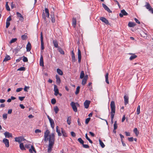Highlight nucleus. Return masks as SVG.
Listing matches in <instances>:
<instances>
[{
    "instance_id": "f257e3e1",
    "label": "nucleus",
    "mask_w": 153,
    "mask_h": 153,
    "mask_svg": "<svg viewBox=\"0 0 153 153\" xmlns=\"http://www.w3.org/2000/svg\"><path fill=\"white\" fill-rule=\"evenodd\" d=\"M50 132L48 131V134ZM55 140V135L54 133H52L51 134H48V153L51 152L53 146L54 144Z\"/></svg>"
},
{
    "instance_id": "f03ea898",
    "label": "nucleus",
    "mask_w": 153,
    "mask_h": 153,
    "mask_svg": "<svg viewBox=\"0 0 153 153\" xmlns=\"http://www.w3.org/2000/svg\"><path fill=\"white\" fill-rule=\"evenodd\" d=\"M110 106L111 108V111L110 112L111 120H113L114 116L115 113V102L114 101H112L111 102Z\"/></svg>"
},
{
    "instance_id": "7ed1b4c3",
    "label": "nucleus",
    "mask_w": 153,
    "mask_h": 153,
    "mask_svg": "<svg viewBox=\"0 0 153 153\" xmlns=\"http://www.w3.org/2000/svg\"><path fill=\"white\" fill-rule=\"evenodd\" d=\"M48 141V129H47L45 133L44 139L42 141V143L45 145V148L48 147L47 143Z\"/></svg>"
},
{
    "instance_id": "20e7f679",
    "label": "nucleus",
    "mask_w": 153,
    "mask_h": 153,
    "mask_svg": "<svg viewBox=\"0 0 153 153\" xmlns=\"http://www.w3.org/2000/svg\"><path fill=\"white\" fill-rule=\"evenodd\" d=\"M42 19L44 22L46 23H47V21L46 18V17H48V9L47 8H45V13L44 12V11L42 13Z\"/></svg>"
},
{
    "instance_id": "39448f33",
    "label": "nucleus",
    "mask_w": 153,
    "mask_h": 153,
    "mask_svg": "<svg viewBox=\"0 0 153 153\" xmlns=\"http://www.w3.org/2000/svg\"><path fill=\"white\" fill-rule=\"evenodd\" d=\"M41 53H43L44 49V43L43 41V37L42 33H41Z\"/></svg>"
},
{
    "instance_id": "423d86ee",
    "label": "nucleus",
    "mask_w": 153,
    "mask_h": 153,
    "mask_svg": "<svg viewBox=\"0 0 153 153\" xmlns=\"http://www.w3.org/2000/svg\"><path fill=\"white\" fill-rule=\"evenodd\" d=\"M146 8L149 11H150L152 13H153V8L151 6L150 4L147 2H146V5L145 6Z\"/></svg>"
},
{
    "instance_id": "0eeeda50",
    "label": "nucleus",
    "mask_w": 153,
    "mask_h": 153,
    "mask_svg": "<svg viewBox=\"0 0 153 153\" xmlns=\"http://www.w3.org/2000/svg\"><path fill=\"white\" fill-rule=\"evenodd\" d=\"M15 140L16 142H18L19 143H20L21 142L24 141L25 140L22 137H16L15 138Z\"/></svg>"
},
{
    "instance_id": "6e6552de",
    "label": "nucleus",
    "mask_w": 153,
    "mask_h": 153,
    "mask_svg": "<svg viewBox=\"0 0 153 153\" xmlns=\"http://www.w3.org/2000/svg\"><path fill=\"white\" fill-rule=\"evenodd\" d=\"M72 109L74 112H76L77 111V109L76 103L73 102H71L70 104Z\"/></svg>"
},
{
    "instance_id": "1a4fd4ad",
    "label": "nucleus",
    "mask_w": 153,
    "mask_h": 153,
    "mask_svg": "<svg viewBox=\"0 0 153 153\" xmlns=\"http://www.w3.org/2000/svg\"><path fill=\"white\" fill-rule=\"evenodd\" d=\"M121 13L119 14V16L121 17H122L123 15L127 16L128 15V13L124 9L121 10Z\"/></svg>"
},
{
    "instance_id": "9d476101",
    "label": "nucleus",
    "mask_w": 153,
    "mask_h": 153,
    "mask_svg": "<svg viewBox=\"0 0 153 153\" xmlns=\"http://www.w3.org/2000/svg\"><path fill=\"white\" fill-rule=\"evenodd\" d=\"M3 142L5 144V146L6 147H9V141L6 138H4L3 140Z\"/></svg>"
},
{
    "instance_id": "9b49d317",
    "label": "nucleus",
    "mask_w": 153,
    "mask_h": 153,
    "mask_svg": "<svg viewBox=\"0 0 153 153\" xmlns=\"http://www.w3.org/2000/svg\"><path fill=\"white\" fill-rule=\"evenodd\" d=\"M90 103V101L86 100L84 103L85 108H88L89 106Z\"/></svg>"
},
{
    "instance_id": "f8f14e48",
    "label": "nucleus",
    "mask_w": 153,
    "mask_h": 153,
    "mask_svg": "<svg viewBox=\"0 0 153 153\" xmlns=\"http://www.w3.org/2000/svg\"><path fill=\"white\" fill-rule=\"evenodd\" d=\"M48 120L51 124V126L52 128H54V123L53 120L48 116Z\"/></svg>"
},
{
    "instance_id": "ddd939ff",
    "label": "nucleus",
    "mask_w": 153,
    "mask_h": 153,
    "mask_svg": "<svg viewBox=\"0 0 153 153\" xmlns=\"http://www.w3.org/2000/svg\"><path fill=\"white\" fill-rule=\"evenodd\" d=\"M39 65L41 66H42L43 67H43L45 68V67H44L43 57V56L42 55H41Z\"/></svg>"
},
{
    "instance_id": "4468645a",
    "label": "nucleus",
    "mask_w": 153,
    "mask_h": 153,
    "mask_svg": "<svg viewBox=\"0 0 153 153\" xmlns=\"http://www.w3.org/2000/svg\"><path fill=\"white\" fill-rule=\"evenodd\" d=\"M100 19L106 24L108 25L109 24L108 20L105 17H101L100 18Z\"/></svg>"
},
{
    "instance_id": "2eb2a0df",
    "label": "nucleus",
    "mask_w": 153,
    "mask_h": 153,
    "mask_svg": "<svg viewBox=\"0 0 153 153\" xmlns=\"http://www.w3.org/2000/svg\"><path fill=\"white\" fill-rule=\"evenodd\" d=\"M54 94L57 96L59 94V90L57 86L56 85H54Z\"/></svg>"
},
{
    "instance_id": "dca6fc26",
    "label": "nucleus",
    "mask_w": 153,
    "mask_h": 153,
    "mask_svg": "<svg viewBox=\"0 0 153 153\" xmlns=\"http://www.w3.org/2000/svg\"><path fill=\"white\" fill-rule=\"evenodd\" d=\"M45 67L42 68V71L43 72V73L44 74V75H43V77L45 79H47L48 74L47 72L46 71V70H45Z\"/></svg>"
},
{
    "instance_id": "f3484780",
    "label": "nucleus",
    "mask_w": 153,
    "mask_h": 153,
    "mask_svg": "<svg viewBox=\"0 0 153 153\" xmlns=\"http://www.w3.org/2000/svg\"><path fill=\"white\" fill-rule=\"evenodd\" d=\"M71 56L72 61L73 62H75L76 61V59L75 58V55L73 51H72L71 52Z\"/></svg>"
},
{
    "instance_id": "a211bd4d",
    "label": "nucleus",
    "mask_w": 153,
    "mask_h": 153,
    "mask_svg": "<svg viewBox=\"0 0 153 153\" xmlns=\"http://www.w3.org/2000/svg\"><path fill=\"white\" fill-rule=\"evenodd\" d=\"M26 48L27 49V52H29L31 50V46L30 42H28L26 46Z\"/></svg>"
},
{
    "instance_id": "6ab92c4d",
    "label": "nucleus",
    "mask_w": 153,
    "mask_h": 153,
    "mask_svg": "<svg viewBox=\"0 0 153 153\" xmlns=\"http://www.w3.org/2000/svg\"><path fill=\"white\" fill-rule=\"evenodd\" d=\"M4 135H5V137L7 138L12 137V134L7 131H6L4 133Z\"/></svg>"
},
{
    "instance_id": "aec40b11",
    "label": "nucleus",
    "mask_w": 153,
    "mask_h": 153,
    "mask_svg": "<svg viewBox=\"0 0 153 153\" xmlns=\"http://www.w3.org/2000/svg\"><path fill=\"white\" fill-rule=\"evenodd\" d=\"M16 15L17 17L19 18V20L22 21L24 20V18L22 15L19 12H17L16 13Z\"/></svg>"
},
{
    "instance_id": "412c9836",
    "label": "nucleus",
    "mask_w": 153,
    "mask_h": 153,
    "mask_svg": "<svg viewBox=\"0 0 153 153\" xmlns=\"http://www.w3.org/2000/svg\"><path fill=\"white\" fill-rule=\"evenodd\" d=\"M102 6L104 9L109 13H112V11L110 10L108 7L104 4H102Z\"/></svg>"
},
{
    "instance_id": "4be33fe9",
    "label": "nucleus",
    "mask_w": 153,
    "mask_h": 153,
    "mask_svg": "<svg viewBox=\"0 0 153 153\" xmlns=\"http://www.w3.org/2000/svg\"><path fill=\"white\" fill-rule=\"evenodd\" d=\"M124 103L125 105H126L128 103L129 97L128 96L125 95L124 97Z\"/></svg>"
},
{
    "instance_id": "5701e85b",
    "label": "nucleus",
    "mask_w": 153,
    "mask_h": 153,
    "mask_svg": "<svg viewBox=\"0 0 153 153\" xmlns=\"http://www.w3.org/2000/svg\"><path fill=\"white\" fill-rule=\"evenodd\" d=\"M51 19V21L52 23H54L55 22V19L54 13L53 12H51V14L50 15Z\"/></svg>"
},
{
    "instance_id": "b1692460",
    "label": "nucleus",
    "mask_w": 153,
    "mask_h": 153,
    "mask_svg": "<svg viewBox=\"0 0 153 153\" xmlns=\"http://www.w3.org/2000/svg\"><path fill=\"white\" fill-rule=\"evenodd\" d=\"M29 152L30 153H33V152H34V153H36V151L33 146H31V148H30L29 149Z\"/></svg>"
},
{
    "instance_id": "393cba45",
    "label": "nucleus",
    "mask_w": 153,
    "mask_h": 153,
    "mask_svg": "<svg viewBox=\"0 0 153 153\" xmlns=\"http://www.w3.org/2000/svg\"><path fill=\"white\" fill-rule=\"evenodd\" d=\"M76 24V19L73 17L72 20V25L74 27H75Z\"/></svg>"
},
{
    "instance_id": "a878e982",
    "label": "nucleus",
    "mask_w": 153,
    "mask_h": 153,
    "mask_svg": "<svg viewBox=\"0 0 153 153\" xmlns=\"http://www.w3.org/2000/svg\"><path fill=\"white\" fill-rule=\"evenodd\" d=\"M56 82L57 84H59L60 83L61 80L59 76L56 75Z\"/></svg>"
},
{
    "instance_id": "bb28decb",
    "label": "nucleus",
    "mask_w": 153,
    "mask_h": 153,
    "mask_svg": "<svg viewBox=\"0 0 153 153\" xmlns=\"http://www.w3.org/2000/svg\"><path fill=\"white\" fill-rule=\"evenodd\" d=\"M22 48V47H17L15 49H14L13 50V52L15 53V54H17L18 52Z\"/></svg>"
},
{
    "instance_id": "cd10ccee",
    "label": "nucleus",
    "mask_w": 153,
    "mask_h": 153,
    "mask_svg": "<svg viewBox=\"0 0 153 153\" xmlns=\"http://www.w3.org/2000/svg\"><path fill=\"white\" fill-rule=\"evenodd\" d=\"M136 25V24L132 22H129L128 24V26L129 27H133L135 26Z\"/></svg>"
},
{
    "instance_id": "c85d7f7f",
    "label": "nucleus",
    "mask_w": 153,
    "mask_h": 153,
    "mask_svg": "<svg viewBox=\"0 0 153 153\" xmlns=\"http://www.w3.org/2000/svg\"><path fill=\"white\" fill-rule=\"evenodd\" d=\"M20 149L22 150H25V147H24L23 143H21L19 145Z\"/></svg>"
},
{
    "instance_id": "c756f323",
    "label": "nucleus",
    "mask_w": 153,
    "mask_h": 153,
    "mask_svg": "<svg viewBox=\"0 0 153 153\" xmlns=\"http://www.w3.org/2000/svg\"><path fill=\"white\" fill-rule=\"evenodd\" d=\"M11 59V58L9 55H6L3 60V62H6Z\"/></svg>"
},
{
    "instance_id": "7c9ffc66",
    "label": "nucleus",
    "mask_w": 153,
    "mask_h": 153,
    "mask_svg": "<svg viewBox=\"0 0 153 153\" xmlns=\"http://www.w3.org/2000/svg\"><path fill=\"white\" fill-rule=\"evenodd\" d=\"M53 43L54 47L55 48H58L59 47L58 46V42L56 40H53Z\"/></svg>"
},
{
    "instance_id": "2f4dec72",
    "label": "nucleus",
    "mask_w": 153,
    "mask_h": 153,
    "mask_svg": "<svg viewBox=\"0 0 153 153\" xmlns=\"http://www.w3.org/2000/svg\"><path fill=\"white\" fill-rule=\"evenodd\" d=\"M105 81L108 84L109 83V81H108V73H107L106 74L105 76Z\"/></svg>"
},
{
    "instance_id": "473e14b6",
    "label": "nucleus",
    "mask_w": 153,
    "mask_h": 153,
    "mask_svg": "<svg viewBox=\"0 0 153 153\" xmlns=\"http://www.w3.org/2000/svg\"><path fill=\"white\" fill-rule=\"evenodd\" d=\"M57 50L61 54H65L64 52L62 50V49L61 48L59 47L58 48Z\"/></svg>"
},
{
    "instance_id": "72a5a7b5",
    "label": "nucleus",
    "mask_w": 153,
    "mask_h": 153,
    "mask_svg": "<svg viewBox=\"0 0 153 153\" xmlns=\"http://www.w3.org/2000/svg\"><path fill=\"white\" fill-rule=\"evenodd\" d=\"M137 57V56L135 55L134 54H132V55H131L129 59L131 60H132L134 59Z\"/></svg>"
},
{
    "instance_id": "f704fd0d",
    "label": "nucleus",
    "mask_w": 153,
    "mask_h": 153,
    "mask_svg": "<svg viewBox=\"0 0 153 153\" xmlns=\"http://www.w3.org/2000/svg\"><path fill=\"white\" fill-rule=\"evenodd\" d=\"M71 116L68 117L67 119V122L68 125H70L71 123Z\"/></svg>"
},
{
    "instance_id": "c9c22d12",
    "label": "nucleus",
    "mask_w": 153,
    "mask_h": 153,
    "mask_svg": "<svg viewBox=\"0 0 153 153\" xmlns=\"http://www.w3.org/2000/svg\"><path fill=\"white\" fill-rule=\"evenodd\" d=\"M57 72L58 74L60 75H62L63 74L62 71L59 68H57Z\"/></svg>"
},
{
    "instance_id": "e433bc0d",
    "label": "nucleus",
    "mask_w": 153,
    "mask_h": 153,
    "mask_svg": "<svg viewBox=\"0 0 153 153\" xmlns=\"http://www.w3.org/2000/svg\"><path fill=\"white\" fill-rule=\"evenodd\" d=\"M56 131L58 133V135L59 136H60L62 135V134L60 132V131L58 129V126H57L56 127Z\"/></svg>"
},
{
    "instance_id": "4c0bfd02",
    "label": "nucleus",
    "mask_w": 153,
    "mask_h": 153,
    "mask_svg": "<svg viewBox=\"0 0 153 153\" xmlns=\"http://www.w3.org/2000/svg\"><path fill=\"white\" fill-rule=\"evenodd\" d=\"M61 131H62V134L64 137H66L67 136V135L66 133L65 132V131H64V130H63L62 128Z\"/></svg>"
},
{
    "instance_id": "58836bf2",
    "label": "nucleus",
    "mask_w": 153,
    "mask_h": 153,
    "mask_svg": "<svg viewBox=\"0 0 153 153\" xmlns=\"http://www.w3.org/2000/svg\"><path fill=\"white\" fill-rule=\"evenodd\" d=\"M54 111L56 114H57L59 111V109L57 106H55L54 107Z\"/></svg>"
},
{
    "instance_id": "ea45409f",
    "label": "nucleus",
    "mask_w": 153,
    "mask_h": 153,
    "mask_svg": "<svg viewBox=\"0 0 153 153\" xmlns=\"http://www.w3.org/2000/svg\"><path fill=\"white\" fill-rule=\"evenodd\" d=\"M99 141L100 142V144L101 146V147L102 148H104L105 146V145L104 144V143H103V142L100 139Z\"/></svg>"
},
{
    "instance_id": "a19ab883",
    "label": "nucleus",
    "mask_w": 153,
    "mask_h": 153,
    "mask_svg": "<svg viewBox=\"0 0 153 153\" xmlns=\"http://www.w3.org/2000/svg\"><path fill=\"white\" fill-rule=\"evenodd\" d=\"M85 76L84 72L83 71H82L81 72L80 78L81 79H82L84 78Z\"/></svg>"
},
{
    "instance_id": "79ce46f5",
    "label": "nucleus",
    "mask_w": 153,
    "mask_h": 153,
    "mask_svg": "<svg viewBox=\"0 0 153 153\" xmlns=\"http://www.w3.org/2000/svg\"><path fill=\"white\" fill-rule=\"evenodd\" d=\"M80 87L79 86H78L76 88V91L75 92V94L76 95L78 94L79 92Z\"/></svg>"
},
{
    "instance_id": "37998d69",
    "label": "nucleus",
    "mask_w": 153,
    "mask_h": 153,
    "mask_svg": "<svg viewBox=\"0 0 153 153\" xmlns=\"http://www.w3.org/2000/svg\"><path fill=\"white\" fill-rule=\"evenodd\" d=\"M28 38L27 35L25 34L22 35L21 36L22 39L23 40H26Z\"/></svg>"
},
{
    "instance_id": "c03bdc74",
    "label": "nucleus",
    "mask_w": 153,
    "mask_h": 153,
    "mask_svg": "<svg viewBox=\"0 0 153 153\" xmlns=\"http://www.w3.org/2000/svg\"><path fill=\"white\" fill-rule=\"evenodd\" d=\"M140 35L142 36L145 37L147 36V34L143 31L141 32Z\"/></svg>"
},
{
    "instance_id": "a18cd8bd",
    "label": "nucleus",
    "mask_w": 153,
    "mask_h": 153,
    "mask_svg": "<svg viewBox=\"0 0 153 153\" xmlns=\"http://www.w3.org/2000/svg\"><path fill=\"white\" fill-rule=\"evenodd\" d=\"M133 131L135 133L136 135L137 136L139 134V132L138 131L137 128H134Z\"/></svg>"
},
{
    "instance_id": "49530a36",
    "label": "nucleus",
    "mask_w": 153,
    "mask_h": 153,
    "mask_svg": "<svg viewBox=\"0 0 153 153\" xmlns=\"http://www.w3.org/2000/svg\"><path fill=\"white\" fill-rule=\"evenodd\" d=\"M78 140L79 143L82 145L83 144V143H84V141L81 138H79L78 139Z\"/></svg>"
},
{
    "instance_id": "de8ad7c7",
    "label": "nucleus",
    "mask_w": 153,
    "mask_h": 153,
    "mask_svg": "<svg viewBox=\"0 0 153 153\" xmlns=\"http://www.w3.org/2000/svg\"><path fill=\"white\" fill-rule=\"evenodd\" d=\"M114 130H116L117 128V121L114 122Z\"/></svg>"
},
{
    "instance_id": "09e8293b",
    "label": "nucleus",
    "mask_w": 153,
    "mask_h": 153,
    "mask_svg": "<svg viewBox=\"0 0 153 153\" xmlns=\"http://www.w3.org/2000/svg\"><path fill=\"white\" fill-rule=\"evenodd\" d=\"M23 58L22 60L24 62H27L28 61V59L25 56H23V57H22Z\"/></svg>"
},
{
    "instance_id": "8fccbe9b",
    "label": "nucleus",
    "mask_w": 153,
    "mask_h": 153,
    "mask_svg": "<svg viewBox=\"0 0 153 153\" xmlns=\"http://www.w3.org/2000/svg\"><path fill=\"white\" fill-rule=\"evenodd\" d=\"M78 58H81V52L80 50L78 49Z\"/></svg>"
},
{
    "instance_id": "3c124183",
    "label": "nucleus",
    "mask_w": 153,
    "mask_h": 153,
    "mask_svg": "<svg viewBox=\"0 0 153 153\" xmlns=\"http://www.w3.org/2000/svg\"><path fill=\"white\" fill-rule=\"evenodd\" d=\"M25 68L24 67H21L17 70V71H25Z\"/></svg>"
},
{
    "instance_id": "603ef678",
    "label": "nucleus",
    "mask_w": 153,
    "mask_h": 153,
    "mask_svg": "<svg viewBox=\"0 0 153 153\" xmlns=\"http://www.w3.org/2000/svg\"><path fill=\"white\" fill-rule=\"evenodd\" d=\"M87 81V79H83L82 82V85H85Z\"/></svg>"
},
{
    "instance_id": "864d4df0",
    "label": "nucleus",
    "mask_w": 153,
    "mask_h": 153,
    "mask_svg": "<svg viewBox=\"0 0 153 153\" xmlns=\"http://www.w3.org/2000/svg\"><path fill=\"white\" fill-rule=\"evenodd\" d=\"M140 106L138 105L137 109V114H139L140 113Z\"/></svg>"
},
{
    "instance_id": "5fc2aeb1",
    "label": "nucleus",
    "mask_w": 153,
    "mask_h": 153,
    "mask_svg": "<svg viewBox=\"0 0 153 153\" xmlns=\"http://www.w3.org/2000/svg\"><path fill=\"white\" fill-rule=\"evenodd\" d=\"M7 114H3L2 117L3 119L5 120L7 118Z\"/></svg>"
},
{
    "instance_id": "6e6d98bb",
    "label": "nucleus",
    "mask_w": 153,
    "mask_h": 153,
    "mask_svg": "<svg viewBox=\"0 0 153 153\" xmlns=\"http://www.w3.org/2000/svg\"><path fill=\"white\" fill-rule=\"evenodd\" d=\"M17 38H14L12 39L10 41V44H11L12 43H14L17 40Z\"/></svg>"
},
{
    "instance_id": "4d7b16f0",
    "label": "nucleus",
    "mask_w": 153,
    "mask_h": 153,
    "mask_svg": "<svg viewBox=\"0 0 153 153\" xmlns=\"http://www.w3.org/2000/svg\"><path fill=\"white\" fill-rule=\"evenodd\" d=\"M6 10L8 11H10V7H9L8 4V2H6Z\"/></svg>"
},
{
    "instance_id": "13d9d810",
    "label": "nucleus",
    "mask_w": 153,
    "mask_h": 153,
    "mask_svg": "<svg viewBox=\"0 0 153 153\" xmlns=\"http://www.w3.org/2000/svg\"><path fill=\"white\" fill-rule=\"evenodd\" d=\"M56 101L55 98H53L51 100V103L52 104H55L56 103Z\"/></svg>"
},
{
    "instance_id": "bf43d9fd",
    "label": "nucleus",
    "mask_w": 153,
    "mask_h": 153,
    "mask_svg": "<svg viewBox=\"0 0 153 153\" xmlns=\"http://www.w3.org/2000/svg\"><path fill=\"white\" fill-rule=\"evenodd\" d=\"M30 87L29 86H25V88H24V91L25 92H27V90L29 89Z\"/></svg>"
},
{
    "instance_id": "052dcab7",
    "label": "nucleus",
    "mask_w": 153,
    "mask_h": 153,
    "mask_svg": "<svg viewBox=\"0 0 153 153\" xmlns=\"http://www.w3.org/2000/svg\"><path fill=\"white\" fill-rule=\"evenodd\" d=\"M90 119H91V118H89V117L86 119L85 120V124H87L89 122Z\"/></svg>"
},
{
    "instance_id": "680f3d73",
    "label": "nucleus",
    "mask_w": 153,
    "mask_h": 153,
    "mask_svg": "<svg viewBox=\"0 0 153 153\" xmlns=\"http://www.w3.org/2000/svg\"><path fill=\"white\" fill-rule=\"evenodd\" d=\"M23 88H17L16 90V91L17 92H19L20 91H22Z\"/></svg>"
},
{
    "instance_id": "e2e57ef3",
    "label": "nucleus",
    "mask_w": 153,
    "mask_h": 153,
    "mask_svg": "<svg viewBox=\"0 0 153 153\" xmlns=\"http://www.w3.org/2000/svg\"><path fill=\"white\" fill-rule=\"evenodd\" d=\"M83 147L85 148H89V146L88 145H85L83 143V144H82Z\"/></svg>"
},
{
    "instance_id": "0e129e2a",
    "label": "nucleus",
    "mask_w": 153,
    "mask_h": 153,
    "mask_svg": "<svg viewBox=\"0 0 153 153\" xmlns=\"http://www.w3.org/2000/svg\"><path fill=\"white\" fill-rule=\"evenodd\" d=\"M10 23L9 22H6V27L7 28L10 26Z\"/></svg>"
},
{
    "instance_id": "69168bd1",
    "label": "nucleus",
    "mask_w": 153,
    "mask_h": 153,
    "mask_svg": "<svg viewBox=\"0 0 153 153\" xmlns=\"http://www.w3.org/2000/svg\"><path fill=\"white\" fill-rule=\"evenodd\" d=\"M25 97H19V99L20 101H22L24 100Z\"/></svg>"
},
{
    "instance_id": "338daca9",
    "label": "nucleus",
    "mask_w": 153,
    "mask_h": 153,
    "mask_svg": "<svg viewBox=\"0 0 153 153\" xmlns=\"http://www.w3.org/2000/svg\"><path fill=\"white\" fill-rule=\"evenodd\" d=\"M128 140L130 142H132L133 141L134 138L133 137H128Z\"/></svg>"
},
{
    "instance_id": "774afa93",
    "label": "nucleus",
    "mask_w": 153,
    "mask_h": 153,
    "mask_svg": "<svg viewBox=\"0 0 153 153\" xmlns=\"http://www.w3.org/2000/svg\"><path fill=\"white\" fill-rule=\"evenodd\" d=\"M71 135L73 137H74L76 136V134L74 132L71 131Z\"/></svg>"
}]
</instances>
